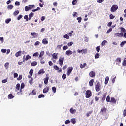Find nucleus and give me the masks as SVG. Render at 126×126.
<instances>
[{
    "label": "nucleus",
    "mask_w": 126,
    "mask_h": 126,
    "mask_svg": "<svg viewBox=\"0 0 126 126\" xmlns=\"http://www.w3.org/2000/svg\"><path fill=\"white\" fill-rule=\"evenodd\" d=\"M118 5H113L110 8V11L111 12H116V11L118 10Z\"/></svg>",
    "instance_id": "obj_1"
},
{
    "label": "nucleus",
    "mask_w": 126,
    "mask_h": 126,
    "mask_svg": "<svg viewBox=\"0 0 126 126\" xmlns=\"http://www.w3.org/2000/svg\"><path fill=\"white\" fill-rule=\"evenodd\" d=\"M64 61V57H60L59 58V60H58V63L61 67H62V66H63V64Z\"/></svg>",
    "instance_id": "obj_2"
},
{
    "label": "nucleus",
    "mask_w": 126,
    "mask_h": 126,
    "mask_svg": "<svg viewBox=\"0 0 126 126\" xmlns=\"http://www.w3.org/2000/svg\"><path fill=\"white\" fill-rule=\"evenodd\" d=\"M92 96V93L91 92V91L88 90L86 91V98L87 99H88L90 97H91Z\"/></svg>",
    "instance_id": "obj_3"
},
{
    "label": "nucleus",
    "mask_w": 126,
    "mask_h": 126,
    "mask_svg": "<svg viewBox=\"0 0 126 126\" xmlns=\"http://www.w3.org/2000/svg\"><path fill=\"white\" fill-rule=\"evenodd\" d=\"M95 90L97 92H99L101 90V84L99 82L95 85Z\"/></svg>",
    "instance_id": "obj_4"
},
{
    "label": "nucleus",
    "mask_w": 126,
    "mask_h": 126,
    "mask_svg": "<svg viewBox=\"0 0 126 126\" xmlns=\"http://www.w3.org/2000/svg\"><path fill=\"white\" fill-rule=\"evenodd\" d=\"M89 76L92 78H94L96 76V72L93 71H91L89 73Z\"/></svg>",
    "instance_id": "obj_5"
},
{
    "label": "nucleus",
    "mask_w": 126,
    "mask_h": 126,
    "mask_svg": "<svg viewBox=\"0 0 126 126\" xmlns=\"http://www.w3.org/2000/svg\"><path fill=\"white\" fill-rule=\"evenodd\" d=\"M67 70V75L68 76H69L72 72V70H73V67H69L68 68Z\"/></svg>",
    "instance_id": "obj_6"
},
{
    "label": "nucleus",
    "mask_w": 126,
    "mask_h": 126,
    "mask_svg": "<svg viewBox=\"0 0 126 126\" xmlns=\"http://www.w3.org/2000/svg\"><path fill=\"white\" fill-rule=\"evenodd\" d=\"M122 62V58L118 57L115 60V62L116 64H120L121 63V62Z\"/></svg>",
    "instance_id": "obj_7"
},
{
    "label": "nucleus",
    "mask_w": 126,
    "mask_h": 126,
    "mask_svg": "<svg viewBox=\"0 0 126 126\" xmlns=\"http://www.w3.org/2000/svg\"><path fill=\"white\" fill-rule=\"evenodd\" d=\"M50 89V88L48 86H46L43 91V93H47V92H49V90Z\"/></svg>",
    "instance_id": "obj_8"
},
{
    "label": "nucleus",
    "mask_w": 126,
    "mask_h": 126,
    "mask_svg": "<svg viewBox=\"0 0 126 126\" xmlns=\"http://www.w3.org/2000/svg\"><path fill=\"white\" fill-rule=\"evenodd\" d=\"M110 103H112L113 104H116L117 103V100L116 99H115V97H111V100H110Z\"/></svg>",
    "instance_id": "obj_9"
},
{
    "label": "nucleus",
    "mask_w": 126,
    "mask_h": 126,
    "mask_svg": "<svg viewBox=\"0 0 126 126\" xmlns=\"http://www.w3.org/2000/svg\"><path fill=\"white\" fill-rule=\"evenodd\" d=\"M44 73H45V70H44V69H42L38 71L37 74H38V75H40L41 74H44Z\"/></svg>",
    "instance_id": "obj_10"
},
{
    "label": "nucleus",
    "mask_w": 126,
    "mask_h": 126,
    "mask_svg": "<svg viewBox=\"0 0 126 126\" xmlns=\"http://www.w3.org/2000/svg\"><path fill=\"white\" fill-rule=\"evenodd\" d=\"M70 112L71 113V114H75V113H76V109H74L73 107L71 108L70 109Z\"/></svg>",
    "instance_id": "obj_11"
},
{
    "label": "nucleus",
    "mask_w": 126,
    "mask_h": 126,
    "mask_svg": "<svg viewBox=\"0 0 126 126\" xmlns=\"http://www.w3.org/2000/svg\"><path fill=\"white\" fill-rule=\"evenodd\" d=\"M100 112H101L102 114H104V113H107V108H106V107H103L101 108Z\"/></svg>",
    "instance_id": "obj_12"
},
{
    "label": "nucleus",
    "mask_w": 126,
    "mask_h": 126,
    "mask_svg": "<svg viewBox=\"0 0 126 126\" xmlns=\"http://www.w3.org/2000/svg\"><path fill=\"white\" fill-rule=\"evenodd\" d=\"M65 54L67 56H70L71 55H72V51L71 50H67L66 51Z\"/></svg>",
    "instance_id": "obj_13"
},
{
    "label": "nucleus",
    "mask_w": 126,
    "mask_h": 126,
    "mask_svg": "<svg viewBox=\"0 0 126 126\" xmlns=\"http://www.w3.org/2000/svg\"><path fill=\"white\" fill-rule=\"evenodd\" d=\"M37 64H38V62H37L36 61H33L31 63L32 66H36V65H37Z\"/></svg>",
    "instance_id": "obj_14"
},
{
    "label": "nucleus",
    "mask_w": 126,
    "mask_h": 126,
    "mask_svg": "<svg viewBox=\"0 0 126 126\" xmlns=\"http://www.w3.org/2000/svg\"><path fill=\"white\" fill-rule=\"evenodd\" d=\"M15 57H16V58H18V57H20V56H21V51H19L18 52H17L15 55Z\"/></svg>",
    "instance_id": "obj_15"
},
{
    "label": "nucleus",
    "mask_w": 126,
    "mask_h": 126,
    "mask_svg": "<svg viewBox=\"0 0 126 126\" xmlns=\"http://www.w3.org/2000/svg\"><path fill=\"white\" fill-rule=\"evenodd\" d=\"M44 84L47 85L48 84V81H49V77H46L44 79Z\"/></svg>",
    "instance_id": "obj_16"
},
{
    "label": "nucleus",
    "mask_w": 126,
    "mask_h": 126,
    "mask_svg": "<svg viewBox=\"0 0 126 126\" xmlns=\"http://www.w3.org/2000/svg\"><path fill=\"white\" fill-rule=\"evenodd\" d=\"M14 98V96L12 94H10L8 95V99H13Z\"/></svg>",
    "instance_id": "obj_17"
},
{
    "label": "nucleus",
    "mask_w": 126,
    "mask_h": 126,
    "mask_svg": "<svg viewBox=\"0 0 126 126\" xmlns=\"http://www.w3.org/2000/svg\"><path fill=\"white\" fill-rule=\"evenodd\" d=\"M94 83V79H91L89 82V85L90 86H93V83Z\"/></svg>",
    "instance_id": "obj_18"
},
{
    "label": "nucleus",
    "mask_w": 126,
    "mask_h": 126,
    "mask_svg": "<svg viewBox=\"0 0 126 126\" xmlns=\"http://www.w3.org/2000/svg\"><path fill=\"white\" fill-rule=\"evenodd\" d=\"M52 57L53 58V59H55V60H57L58 59V53L56 54V53H53L52 54Z\"/></svg>",
    "instance_id": "obj_19"
},
{
    "label": "nucleus",
    "mask_w": 126,
    "mask_h": 126,
    "mask_svg": "<svg viewBox=\"0 0 126 126\" xmlns=\"http://www.w3.org/2000/svg\"><path fill=\"white\" fill-rule=\"evenodd\" d=\"M34 16V13L31 12L29 15V20H30Z\"/></svg>",
    "instance_id": "obj_20"
},
{
    "label": "nucleus",
    "mask_w": 126,
    "mask_h": 126,
    "mask_svg": "<svg viewBox=\"0 0 126 126\" xmlns=\"http://www.w3.org/2000/svg\"><path fill=\"white\" fill-rule=\"evenodd\" d=\"M114 35L115 37H123V34L121 33H116Z\"/></svg>",
    "instance_id": "obj_21"
},
{
    "label": "nucleus",
    "mask_w": 126,
    "mask_h": 126,
    "mask_svg": "<svg viewBox=\"0 0 126 126\" xmlns=\"http://www.w3.org/2000/svg\"><path fill=\"white\" fill-rule=\"evenodd\" d=\"M31 35L33 36L34 38H36L38 36V33H36V32H32L31 33Z\"/></svg>",
    "instance_id": "obj_22"
},
{
    "label": "nucleus",
    "mask_w": 126,
    "mask_h": 126,
    "mask_svg": "<svg viewBox=\"0 0 126 126\" xmlns=\"http://www.w3.org/2000/svg\"><path fill=\"white\" fill-rule=\"evenodd\" d=\"M31 94H32V96H34V95H36V94H37V92H36V91H35V89H33V90L32 91V93H31Z\"/></svg>",
    "instance_id": "obj_23"
},
{
    "label": "nucleus",
    "mask_w": 126,
    "mask_h": 126,
    "mask_svg": "<svg viewBox=\"0 0 126 126\" xmlns=\"http://www.w3.org/2000/svg\"><path fill=\"white\" fill-rule=\"evenodd\" d=\"M109 82V77L107 76L105 78V84H108V83Z\"/></svg>",
    "instance_id": "obj_24"
},
{
    "label": "nucleus",
    "mask_w": 126,
    "mask_h": 126,
    "mask_svg": "<svg viewBox=\"0 0 126 126\" xmlns=\"http://www.w3.org/2000/svg\"><path fill=\"white\" fill-rule=\"evenodd\" d=\"M42 44H44V45H47L48 44V41L47 39L45 38L42 40Z\"/></svg>",
    "instance_id": "obj_25"
},
{
    "label": "nucleus",
    "mask_w": 126,
    "mask_h": 126,
    "mask_svg": "<svg viewBox=\"0 0 126 126\" xmlns=\"http://www.w3.org/2000/svg\"><path fill=\"white\" fill-rule=\"evenodd\" d=\"M30 59H31V56H30L29 55H27L25 60L26 61H28V60H30Z\"/></svg>",
    "instance_id": "obj_26"
},
{
    "label": "nucleus",
    "mask_w": 126,
    "mask_h": 126,
    "mask_svg": "<svg viewBox=\"0 0 126 126\" xmlns=\"http://www.w3.org/2000/svg\"><path fill=\"white\" fill-rule=\"evenodd\" d=\"M33 72H34V70L31 69L29 72V74L31 75V76H33Z\"/></svg>",
    "instance_id": "obj_27"
},
{
    "label": "nucleus",
    "mask_w": 126,
    "mask_h": 126,
    "mask_svg": "<svg viewBox=\"0 0 126 126\" xmlns=\"http://www.w3.org/2000/svg\"><path fill=\"white\" fill-rule=\"evenodd\" d=\"M122 64L123 66H126V58H124Z\"/></svg>",
    "instance_id": "obj_28"
},
{
    "label": "nucleus",
    "mask_w": 126,
    "mask_h": 126,
    "mask_svg": "<svg viewBox=\"0 0 126 126\" xmlns=\"http://www.w3.org/2000/svg\"><path fill=\"white\" fill-rule=\"evenodd\" d=\"M28 6L29 9H32V8L35 7V5H29Z\"/></svg>",
    "instance_id": "obj_29"
},
{
    "label": "nucleus",
    "mask_w": 126,
    "mask_h": 126,
    "mask_svg": "<svg viewBox=\"0 0 126 126\" xmlns=\"http://www.w3.org/2000/svg\"><path fill=\"white\" fill-rule=\"evenodd\" d=\"M16 88L17 90H19L20 88V84L19 83L17 84V85H16Z\"/></svg>",
    "instance_id": "obj_30"
},
{
    "label": "nucleus",
    "mask_w": 126,
    "mask_h": 126,
    "mask_svg": "<svg viewBox=\"0 0 126 126\" xmlns=\"http://www.w3.org/2000/svg\"><path fill=\"white\" fill-rule=\"evenodd\" d=\"M75 118H72L71 119V123H72V124H75V123H76V121H75Z\"/></svg>",
    "instance_id": "obj_31"
},
{
    "label": "nucleus",
    "mask_w": 126,
    "mask_h": 126,
    "mask_svg": "<svg viewBox=\"0 0 126 126\" xmlns=\"http://www.w3.org/2000/svg\"><path fill=\"white\" fill-rule=\"evenodd\" d=\"M107 43L108 42L107 41V40H103L101 43V45L102 46H105V45H106V44H107Z\"/></svg>",
    "instance_id": "obj_32"
},
{
    "label": "nucleus",
    "mask_w": 126,
    "mask_h": 126,
    "mask_svg": "<svg viewBox=\"0 0 126 126\" xmlns=\"http://www.w3.org/2000/svg\"><path fill=\"white\" fill-rule=\"evenodd\" d=\"M107 96V94H104L103 95V97L102 98V101H105L106 100V96Z\"/></svg>",
    "instance_id": "obj_33"
},
{
    "label": "nucleus",
    "mask_w": 126,
    "mask_h": 126,
    "mask_svg": "<svg viewBox=\"0 0 126 126\" xmlns=\"http://www.w3.org/2000/svg\"><path fill=\"white\" fill-rule=\"evenodd\" d=\"M110 19H114L115 18V15H113L112 14L109 15Z\"/></svg>",
    "instance_id": "obj_34"
},
{
    "label": "nucleus",
    "mask_w": 126,
    "mask_h": 126,
    "mask_svg": "<svg viewBox=\"0 0 126 126\" xmlns=\"http://www.w3.org/2000/svg\"><path fill=\"white\" fill-rule=\"evenodd\" d=\"M10 21H11V18L7 19L5 20V22L6 23H7V24H8V23H9Z\"/></svg>",
    "instance_id": "obj_35"
},
{
    "label": "nucleus",
    "mask_w": 126,
    "mask_h": 126,
    "mask_svg": "<svg viewBox=\"0 0 126 126\" xmlns=\"http://www.w3.org/2000/svg\"><path fill=\"white\" fill-rule=\"evenodd\" d=\"M18 13H19V11H18V10L15 11L13 13V15H14V16H16V15H17L18 14Z\"/></svg>",
    "instance_id": "obj_36"
},
{
    "label": "nucleus",
    "mask_w": 126,
    "mask_h": 126,
    "mask_svg": "<svg viewBox=\"0 0 126 126\" xmlns=\"http://www.w3.org/2000/svg\"><path fill=\"white\" fill-rule=\"evenodd\" d=\"M52 91L54 93H56L57 92V88H56V87H52Z\"/></svg>",
    "instance_id": "obj_37"
},
{
    "label": "nucleus",
    "mask_w": 126,
    "mask_h": 126,
    "mask_svg": "<svg viewBox=\"0 0 126 126\" xmlns=\"http://www.w3.org/2000/svg\"><path fill=\"white\" fill-rule=\"evenodd\" d=\"M125 44H126V41H122L120 44L121 47H124Z\"/></svg>",
    "instance_id": "obj_38"
},
{
    "label": "nucleus",
    "mask_w": 126,
    "mask_h": 126,
    "mask_svg": "<svg viewBox=\"0 0 126 126\" xmlns=\"http://www.w3.org/2000/svg\"><path fill=\"white\" fill-rule=\"evenodd\" d=\"M72 3L73 5H76V4L77 3V1L76 0H73Z\"/></svg>",
    "instance_id": "obj_39"
},
{
    "label": "nucleus",
    "mask_w": 126,
    "mask_h": 126,
    "mask_svg": "<svg viewBox=\"0 0 126 126\" xmlns=\"http://www.w3.org/2000/svg\"><path fill=\"white\" fill-rule=\"evenodd\" d=\"M95 59H99L100 58V54H99V53H97L95 55Z\"/></svg>",
    "instance_id": "obj_40"
},
{
    "label": "nucleus",
    "mask_w": 126,
    "mask_h": 126,
    "mask_svg": "<svg viewBox=\"0 0 126 126\" xmlns=\"http://www.w3.org/2000/svg\"><path fill=\"white\" fill-rule=\"evenodd\" d=\"M82 19V18H81V17H79L77 18V20L78 21L79 23H80V22H81Z\"/></svg>",
    "instance_id": "obj_41"
},
{
    "label": "nucleus",
    "mask_w": 126,
    "mask_h": 126,
    "mask_svg": "<svg viewBox=\"0 0 126 126\" xmlns=\"http://www.w3.org/2000/svg\"><path fill=\"white\" fill-rule=\"evenodd\" d=\"M24 19H26V21H28V20H29V18H28V15H26L24 16Z\"/></svg>",
    "instance_id": "obj_42"
},
{
    "label": "nucleus",
    "mask_w": 126,
    "mask_h": 126,
    "mask_svg": "<svg viewBox=\"0 0 126 126\" xmlns=\"http://www.w3.org/2000/svg\"><path fill=\"white\" fill-rule=\"evenodd\" d=\"M39 99H41V98H45V95L43 94H41L38 96Z\"/></svg>",
    "instance_id": "obj_43"
},
{
    "label": "nucleus",
    "mask_w": 126,
    "mask_h": 126,
    "mask_svg": "<svg viewBox=\"0 0 126 126\" xmlns=\"http://www.w3.org/2000/svg\"><path fill=\"white\" fill-rule=\"evenodd\" d=\"M33 57H38L39 56V53L38 52H35L33 54Z\"/></svg>",
    "instance_id": "obj_44"
},
{
    "label": "nucleus",
    "mask_w": 126,
    "mask_h": 126,
    "mask_svg": "<svg viewBox=\"0 0 126 126\" xmlns=\"http://www.w3.org/2000/svg\"><path fill=\"white\" fill-rule=\"evenodd\" d=\"M87 52H88V50H87V48H86L85 49H83L82 54H87Z\"/></svg>",
    "instance_id": "obj_45"
},
{
    "label": "nucleus",
    "mask_w": 126,
    "mask_h": 126,
    "mask_svg": "<svg viewBox=\"0 0 126 126\" xmlns=\"http://www.w3.org/2000/svg\"><path fill=\"white\" fill-rule=\"evenodd\" d=\"M120 29H121V32H123L124 33L126 32V29H125L123 27H121Z\"/></svg>",
    "instance_id": "obj_46"
},
{
    "label": "nucleus",
    "mask_w": 126,
    "mask_h": 126,
    "mask_svg": "<svg viewBox=\"0 0 126 126\" xmlns=\"http://www.w3.org/2000/svg\"><path fill=\"white\" fill-rule=\"evenodd\" d=\"M63 38H65V39L68 40L69 39V36H68L67 34H65L63 36Z\"/></svg>",
    "instance_id": "obj_47"
},
{
    "label": "nucleus",
    "mask_w": 126,
    "mask_h": 126,
    "mask_svg": "<svg viewBox=\"0 0 126 126\" xmlns=\"http://www.w3.org/2000/svg\"><path fill=\"white\" fill-rule=\"evenodd\" d=\"M110 100V95H108L106 97V101L108 102H110L111 100Z\"/></svg>",
    "instance_id": "obj_48"
},
{
    "label": "nucleus",
    "mask_w": 126,
    "mask_h": 126,
    "mask_svg": "<svg viewBox=\"0 0 126 126\" xmlns=\"http://www.w3.org/2000/svg\"><path fill=\"white\" fill-rule=\"evenodd\" d=\"M25 10L26 11H29V10H30V9H29V7L27 6H25Z\"/></svg>",
    "instance_id": "obj_49"
},
{
    "label": "nucleus",
    "mask_w": 126,
    "mask_h": 126,
    "mask_svg": "<svg viewBox=\"0 0 126 126\" xmlns=\"http://www.w3.org/2000/svg\"><path fill=\"white\" fill-rule=\"evenodd\" d=\"M53 67L55 70H59L60 69V68L59 67H58V66H57V65L54 66Z\"/></svg>",
    "instance_id": "obj_50"
},
{
    "label": "nucleus",
    "mask_w": 126,
    "mask_h": 126,
    "mask_svg": "<svg viewBox=\"0 0 126 126\" xmlns=\"http://www.w3.org/2000/svg\"><path fill=\"white\" fill-rule=\"evenodd\" d=\"M9 65V63L8 62L6 63L4 65L5 67L6 68H8V66Z\"/></svg>",
    "instance_id": "obj_51"
},
{
    "label": "nucleus",
    "mask_w": 126,
    "mask_h": 126,
    "mask_svg": "<svg viewBox=\"0 0 126 126\" xmlns=\"http://www.w3.org/2000/svg\"><path fill=\"white\" fill-rule=\"evenodd\" d=\"M65 78H66V74H63V75H62V79L64 80V79H65Z\"/></svg>",
    "instance_id": "obj_52"
},
{
    "label": "nucleus",
    "mask_w": 126,
    "mask_h": 126,
    "mask_svg": "<svg viewBox=\"0 0 126 126\" xmlns=\"http://www.w3.org/2000/svg\"><path fill=\"white\" fill-rule=\"evenodd\" d=\"M62 46H63V44L58 45L57 46V49H58V50H61V49L62 48Z\"/></svg>",
    "instance_id": "obj_53"
},
{
    "label": "nucleus",
    "mask_w": 126,
    "mask_h": 126,
    "mask_svg": "<svg viewBox=\"0 0 126 126\" xmlns=\"http://www.w3.org/2000/svg\"><path fill=\"white\" fill-rule=\"evenodd\" d=\"M29 83L31 84V85L33 84V78H31V80L29 81Z\"/></svg>",
    "instance_id": "obj_54"
},
{
    "label": "nucleus",
    "mask_w": 126,
    "mask_h": 126,
    "mask_svg": "<svg viewBox=\"0 0 126 126\" xmlns=\"http://www.w3.org/2000/svg\"><path fill=\"white\" fill-rule=\"evenodd\" d=\"M68 49V47L67 46V45L64 46L63 47V51H65V50H67Z\"/></svg>",
    "instance_id": "obj_55"
},
{
    "label": "nucleus",
    "mask_w": 126,
    "mask_h": 126,
    "mask_svg": "<svg viewBox=\"0 0 126 126\" xmlns=\"http://www.w3.org/2000/svg\"><path fill=\"white\" fill-rule=\"evenodd\" d=\"M25 86V85L24 84V83H22L21 85V89H23Z\"/></svg>",
    "instance_id": "obj_56"
},
{
    "label": "nucleus",
    "mask_w": 126,
    "mask_h": 126,
    "mask_svg": "<svg viewBox=\"0 0 126 126\" xmlns=\"http://www.w3.org/2000/svg\"><path fill=\"white\" fill-rule=\"evenodd\" d=\"M22 17H23V16H22V15H19L17 18V19L18 20H20V19H21Z\"/></svg>",
    "instance_id": "obj_57"
},
{
    "label": "nucleus",
    "mask_w": 126,
    "mask_h": 126,
    "mask_svg": "<svg viewBox=\"0 0 126 126\" xmlns=\"http://www.w3.org/2000/svg\"><path fill=\"white\" fill-rule=\"evenodd\" d=\"M123 115V117H126V109L124 110Z\"/></svg>",
    "instance_id": "obj_58"
},
{
    "label": "nucleus",
    "mask_w": 126,
    "mask_h": 126,
    "mask_svg": "<svg viewBox=\"0 0 126 126\" xmlns=\"http://www.w3.org/2000/svg\"><path fill=\"white\" fill-rule=\"evenodd\" d=\"M13 7V5H9L8 6V9H12Z\"/></svg>",
    "instance_id": "obj_59"
},
{
    "label": "nucleus",
    "mask_w": 126,
    "mask_h": 126,
    "mask_svg": "<svg viewBox=\"0 0 126 126\" xmlns=\"http://www.w3.org/2000/svg\"><path fill=\"white\" fill-rule=\"evenodd\" d=\"M21 79H22V75H20L19 77L17 78V80H21Z\"/></svg>",
    "instance_id": "obj_60"
},
{
    "label": "nucleus",
    "mask_w": 126,
    "mask_h": 126,
    "mask_svg": "<svg viewBox=\"0 0 126 126\" xmlns=\"http://www.w3.org/2000/svg\"><path fill=\"white\" fill-rule=\"evenodd\" d=\"M16 77H18V74H17V73H15L14 74V78H16Z\"/></svg>",
    "instance_id": "obj_61"
},
{
    "label": "nucleus",
    "mask_w": 126,
    "mask_h": 126,
    "mask_svg": "<svg viewBox=\"0 0 126 126\" xmlns=\"http://www.w3.org/2000/svg\"><path fill=\"white\" fill-rule=\"evenodd\" d=\"M112 30H113V29L112 28H109V30L107 31V33H110V32H111Z\"/></svg>",
    "instance_id": "obj_62"
},
{
    "label": "nucleus",
    "mask_w": 126,
    "mask_h": 126,
    "mask_svg": "<svg viewBox=\"0 0 126 126\" xmlns=\"http://www.w3.org/2000/svg\"><path fill=\"white\" fill-rule=\"evenodd\" d=\"M48 64L50 66H52V65H53V63L51 61H49Z\"/></svg>",
    "instance_id": "obj_63"
},
{
    "label": "nucleus",
    "mask_w": 126,
    "mask_h": 126,
    "mask_svg": "<svg viewBox=\"0 0 126 126\" xmlns=\"http://www.w3.org/2000/svg\"><path fill=\"white\" fill-rule=\"evenodd\" d=\"M96 49L97 52H100V46H97Z\"/></svg>",
    "instance_id": "obj_64"
}]
</instances>
